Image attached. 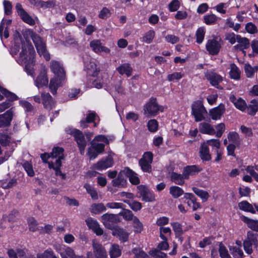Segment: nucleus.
I'll return each instance as SVG.
<instances>
[{"mask_svg": "<svg viewBox=\"0 0 258 258\" xmlns=\"http://www.w3.org/2000/svg\"><path fill=\"white\" fill-rule=\"evenodd\" d=\"M35 50L32 44L27 43L22 46V51L17 59V62L25 65V70L28 75L32 77L35 75Z\"/></svg>", "mask_w": 258, "mask_h": 258, "instance_id": "nucleus-1", "label": "nucleus"}, {"mask_svg": "<svg viewBox=\"0 0 258 258\" xmlns=\"http://www.w3.org/2000/svg\"><path fill=\"white\" fill-rule=\"evenodd\" d=\"M40 157L44 162L48 163L49 168L55 170L56 175L61 176L62 178H64L65 175L59 169L61 166V160L63 158V149L62 148L54 147L50 154H42Z\"/></svg>", "mask_w": 258, "mask_h": 258, "instance_id": "nucleus-2", "label": "nucleus"}, {"mask_svg": "<svg viewBox=\"0 0 258 258\" xmlns=\"http://www.w3.org/2000/svg\"><path fill=\"white\" fill-rule=\"evenodd\" d=\"M50 69L54 76L50 80L49 89L53 94L56 93L57 88L62 85L66 79V74L62 64L58 61L51 60Z\"/></svg>", "mask_w": 258, "mask_h": 258, "instance_id": "nucleus-3", "label": "nucleus"}, {"mask_svg": "<svg viewBox=\"0 0 258 258\" xmlns=\"http://www.w3.org/2000/svg\"><path fill=\"white\" fill-rule=\"evenodd\" d=\"M29 35L34 43L38 54L40 56H43L46 60H49L50 55L46 50L45 43L42 38L32 31L29 32Z\"/></svg>", "mask_w": 258, "mask_h": 258, "instance_id": "nucleus-4", "label": "nucleus"}, {"mask_svg": "<svg viewBox=\"0 0 258 258\" xmlns=\"http://www.w3.org/2000/svg\"><path fill=\"white\" fill-rule=\"evenodd\" d=\"M164 108L163 106L159 105L156 99L151 98L144 107V114L148 117L154 116L159 111L163 112Z\"/></svg>", "mask_w": 258, "mask_h": 258, "instance_id": "nucleus-5", "label": "nucleus"}, {"mask_svg": "<svg viewBox=\"0 0 258 258\" xmlns=\"http://www.w3.org/2000/svg\"><path fill=\"white\" fill-rule=\"evenodd\" d=\"M206 113L207 111L202 101H197L192 104L191 114L194 116L196 121L204 119V115Z\"/></svg>", "mask_w": 258, "mask_h": 258, "instance_id": "nucleus-6", "label": "nucleus"}, {"mask_svg": "<svg viewBox=\"0 0 258 258\" xmlns=\"http://www.w3.org/2000/svg\"><path fill=\"white\" fill-rule=\"evenodd\" d=\"M47 69L42 67L39 71L38 74L34 80V84L38 88L47 87L48 84V78L47 75Z\"/></svg>", "mask_w": 258, "mask_h": 258, "instance_id": "nucleus-7", "label": "nucleus"}, {"mask_svg": "<svg viewBox=\"0 0 258 258\" xmlns=\"http://www.w3.org/2000/svg\"><path fill=\"white\" fill-rule=\"evenodd\" d=\"M70 133L73 134L74 136L81 154H83L88 141L85 140V137L82 133L79 130L72 129L71 130Z\"/></svg>", "mask_w": 258, "mask_h": 258, "instance_id": "nucleus-8", "label": "nucleus"}, {"mask_svg": "<svg viewBox=\"0 0 258 258\" xmlns=\"http://www.w3.org/2000/svg\"><path fill=\"white\" fill-rule=\"evenodd\" d=\"M153 161V154L150 152L145 153L142 158L139 160V165L144 172L151 171V163Z\"/></svg>", "mask_w": 258, "mask_h": 258, "instance_id": "nucleus-9", "label": "nucleus"}, {"mask_svg": "<svg viewBox=\"0 0 258 258\" xmlns=\"http://www.w3.org/2000/svg\"><path fill=\"white\" fill-rule=\"evenodd\" d=\"M91 147L88 150V154L90 159H94L97 157L98 154L104 151L105 146L103 144L97 143L93 141H91Z\"/></svg>", "mask_w": 258, "mask_h": 258, "instance_id": "nucleus-10", "label": "nucleus"}, {"mask_svg": "<svg viewBox=\"0 0 258 258\" xmlns=\"http://www.w3.org/2000/svg\"><path fill=\"white\" fill-rule=\"evenodd\" d=\"M206 47L210 54L216 55L219 52L221 47V44L220 41L216 39H210L208 40Z\"/></svg>", "mask_w": 258, "mask_h": 258, "instance_id": "nucleus-11", "label": "nucleus"}, {"mask_svg": "<svg viewBox=\"0 0 258 258\" xmlns=\"http://www.w3.org/2000/svg\"><path fill=\"white\" fill-rule=\"evenodd\" d=\"M91 49L96 53L100 54L102 52L108 54L110 50L107 47L103 45L100 40L95 39L90 42Z\"/></svg>", "mask_w": 258, "mask_h": 258, "instance_id": "nucleus-12", "label": "nucleus"}, {"mask_svg": "<svg viewBox=\"0 0 258 258\" xmlns=\"http://www.w3.org/2000/svg\"><path fill=\"white\" fill-rule=\"evenodd\" d=\"M92 246L95 258H107L106 251L101 244L94 240L92 241Z\"/></svg>", "mask_w": 258, "mask_h": 258, "instance_id": "nucleus-13", "label": "nucleus"}, {"mask_svg": "<svg viewBox=\"0 0 258 258\" xmlns=\"http://www.w3.org/2000/svg\"><path fill=\"white\" fill-rule=\"evenodd\" d=\"M139 193L142 198V201L146 202L154 201L155 196L154 194L144 185H140L138 187Z\"/></svg>", "mask_w": 258, "mask_h": 258, "instance_id": "nucleus-14", "label": "nucleus"}, {"mask_svg": "<svg viewBox=\"0 0 258 258\" xmlns=\"http://www.w3.org/2000/svg\"><path fill=\"white\" fill-rule=\"evenodd\" d=\"M16 9L18 15L20 16L24 22L30 25H33L35 24L34 20L25 11L21 4H17L16 6Z\"/></svg>", "mask_w": 258, "mask_h": 258, "instance_id": "nucleus-15", "label": "nucleus"}, {"mask_svg": "<svg viewBox=\"0 0 258 258\" xmlns=\"http://www.w3.org/2000/svg\"><path fill=\"white\" fill-rule=\"evenodd\" d=\"M101 221L106 227L111 229L113 223L117 221V216L112 214H104L101 217Z\"/></svg>", "mask_w": 258, "mask_h": 258, "instance_id": "nucleus-16", "label": "nucleus"}, {"mask_svg": "<svg viewBox=\"0 0 258 258\" xmlns=\"http://www.w3.org/2000/svg\"><path fill=\"white\" fill-rule=\"evenodd\" d=\"M14 112L12 108L5 113L0 115V127L9 126L12 120Z\"/></svg>", "mask_w": 258, "mask_h": 258, "instance_id": "nucleus-17", "label": "nucleus"}, {"mask_svg": "<svg viewBox=\"0 0 258 258\" xmlns=\"http://www.w3.org/2000/svg\"><path fill=\"white\" fill-rule=\"evenodd\" d=\"M113 164V159L110 155L98 162L95 165V168L99 170H105L111 167Z\"/></svg>", "mask_w": 258, "mask_h": 258, "instance_id": "nucleus-18", "label": "nucleus"}, {"mask_svg": "<svg viewBox=\"0 0 258 258\" xmlns=\"http://www.w3.org/2000/svg\"><path fill=\"white\" fill-rule=\"evenodd\" d=\"M86 222L88 227L91 229L97 235L103 234V230L96 220L92 218H89L86 220Z\"/></svg>", "mask_w": 258, "mask_h": 258, "instance_id": "nucleus-19", "label": "nucleus"}, {"mask_svg": "<svg viewBox=\"0 0 258 258\" xmlns=\"http://www.w3.org/2000/svg\"><path fill=\"white\" fill-rule=\"evenodd\" d=\"M237 44L234 46L236 50L242 51L245 54V49L249 47L250 43L249 40L246 37H242L240 35L237 41Z\"/></svg>", "mask_w": 258, "mask_h": 258, "instance_id": "nucleus-20", "label": "nucleus"}, {"mask_svg": "<svg viewBox=\"0 0 258 258\" xmlns=\"http://www.w3.org/2000/svg\"><path fill=\"white\" fill-rule=\"evenodd\" d=\"M112 234L113 236L117 237L122 242H124L128 240L130 234L126 230L120 228L114 229Z\"/></svg>", "mask_w": 258, "mask_h": 258, "instance_id": "nucleus-21", "label": "nucleus"}, {"mask_svg": "<svg viewBox=\"0 0 258 258\" xmlns=\"http://www.w3.org/2000/svg\"><path fill=\"white\" fill-rule=\"evenodd\" d=\"M225 110L224 105L221 103L218 106L211 109L210 111V115L214 120L219 119L224 114Z\"/></svg>", "mask_w": 258, "mask_h": 258, "instance_id": "nucleus-22", "label": "nucleus"}, {"mask_svg": "<svg viewBox=\"0 0 258 258\" xmlns=\"http://www.w3.org/2000/svg\"><path fill=\"white\" fill-rule=\"evenodd\" d=\"M202 170V168L196 165L187 166L183 169V176L188 179L190 176L194 175Z\"/></svg>", "mask_w": 258, "mask_h": 258, "instance_id": "nucleus-23", "label": "nucleus"}, {"mask_svg": "<svg viewBox=\"0 0 258 258\" xmlns=\"http://www.w3.org/2000/svg\"><path fill=\"white\" fill-rule=\"evenodd\" d=\"M85 66L89 75L95 77L98 75L99 69L94 61L91 60L89 62H85Z\"/></svg>", "mask_w": 258, "mask_h": 258, "instance_id": "nucleus-24", "label": "nucleus"}, {"mask_svg": "<svg viewBox=\"0 0 258 258\" xmlns=\"http://www.w3.org/2000/svg\"><path fill=\"white\" fill-rule=\"evenodd\" d=\"M124 175L129 178L130 181L134 184H138L140 183V179L137 174L128 167L123 170Z\"/></svg>", "mask_w": 258, "mask_h": 258, "instance_id": "nucleus-25", "label": "nucleus"}, {"mask_svg": "<svg viewBox=\"0 0 258 258\" xmlns=\"http://www.w3.org/2000/svg\"><path fill=\"white\" fill-rule=\"evenodd\" d=\"M199 131L203 134L213 135L215 134V129L210 123L203 122L199 124Z\"/></svg>", "mask_w": 258, "mask_h": 258, "instance_id": "nucleus-26", "label": "nucleus"}, {"mask_svg": "<svg viewBox=\"0 0 258 258\" xmlns=\"http://www.w3.org/2000/svg\"><path fill=\"white\" fill-rule=\"evenodd\" d=\"M230 100L237 109L242 111H245L246 109V104L241 98H236L234 95H232L230 96Z\"/></svg>", "mask_w": 258, "mask_h": 258, "instance_id": "nucleus-27", "label": "nucleus"}, {"mask_svg": "<svg viewBox=\"0 0 258 258\" xmlns=\"http://www.w3.org/2000/svg\"><path fill=\"white\" fill-rule=\"evenodd\" d=\"M171 225L172 227L175 234L179 236H181L184 232L192 228L191 226H188L183 230L182 229L181 224L178 222H172L171 223Z\"/></svg>", "mask_w": 258, "mask_h": 258, "instance_id": "nucleus-28", "label": "nucleus"}, {"mask_svg": "<svg viewBox=\"0 0 258 258\" xmlns=\"http://www.w3.org/2000/svg\"><path fill=\"white\" fill-rule=\"evenodd\" d=\"M106 210V206L102 203H93L90 208V211L94 214H99Z\"/></svg>", "mask_w": 258, "mask_h": 258, "instance_id": "nucleus-29", "label": "nucleus"}, {"mask_svg": "<svg viewBox=\"0 0 258 258\" xmlns=\"http://www.w3.org/2000/svg\"><path fill=\"white\" fill-rule=\"evenodd\" d=\"M207 78L210 81L211 84L216 88H219V84L223 80L221 76L214 73H209L207 75Z\"/></svg>", "mask_w": 258, "mask_h": 258, "instance_id": "nucleus-30", "label": "nucleus"}, {"mask_svg": "<svg viewBox=\"0 0 258 258\" xmlns=\"http://www.w3.org/2000/svg\"><path fill=\"white\" fill-rule=\"evenodd\" d=\"M240 218L249 228L254 231H258V220H252L244 216H241Z\"/></svg>", "mask_w": 258, "mask_h": 258, "instance_id": "nucleus-31", "label": "nucleus"}, {"mask_svg": "<svg viewBox=\"0 0 258 258\" xmlns=\"http://www.w3.org/2000/svg\"><path fill=\"white\" fill-rule=\"evenodd\" d=\"M117 70L119 74L123 75H125L127 77H130L132 73L133 69L131 66V64L127 63H123L118 68Z\"/></svg>", "mask_w": 258, "mask_h": 258, "instance_id": "nucleus-32", "label": "nucleus"}, {"mask_svg": "<svg viewBox=\"0 0 258 258\" xmlns=\"http://www.w3.org/2000/svg\"><path fill=\"white\" fill-rule=\"evenodd\" d=\"M229 76L231 79L238 80L240 78L241 72L239 68L234 63L230 66Z\"/></svg>", "mask_w": 258, "mask_h": 258, "instance_id": "nucleus-33", "label": "nucleus"}, {"mask_svg": "<svg viewBox=\"0 0 258 258\" xmlns=\"http://www.w3.org/2000/svg\"><path fill=\"white\" fill-rule=\"evenodd\" d=\"M200 154L201 159L204 160L209 161L211 159L209 148L204 143L201 145Z\"/></svg>", "mask_w": 258, "mask_h": 258, "instance_id": "nucleus-34", "label": "nucleus"}, {"mask_svg": "<svg viewBox=\"0 0 258 258\" xmlns=\"http://www.w3.org/2000/svg\"><path fill=\"white\" fill-rule=\"evenodd\" d=\"M42 102L46 108H50L54 105L53 99L48 93H42L41 94Z\"/></svg>", "mask_w": 258, "mask_h": 258, "instance_id": "nucleus-35", "label": "nucleus"}, {"mask_svg": "<svg viewBox=\"0 0 258 258\" xmlns=\"http://www.w3.org/2000/svg\"><path fill=\"white\" fill-rule=\"evenodd\" d=\"M61 258H78L80 256L76 255L74 250L70 247H66L60 251Z\"/></svg>", "mask_w": 258, "mask_h": 258, "instance_id": "nucleus-36", "label": "nucleus"}, {"mask_svg": "<svg viewBox=\"0 0 258 258\" xmlns=\"http://www.w3.org/2000/svg\"><path fill=\"white\" fill-rule=\"evenodd\" d=\"M184 179L185 178L183 176V172L182 174L173 172L171 175V180L176 184L183 185L184 183Z\"/></svg>", "mask_w": 258, "mask_h": 258, "instance_id": "nucleus-37", "label": "nucleus"}, {"mask_svg": "<svg viewBox=\"0 0 258 258\" xmlns=\"http://www.w3.org/2000/svg\"><path fill=\"white\" fill-rule=\"evenodd\" d=\"M169 193L173 198L177 199L184 194V191L179 186H171L169 188Z\"/></svg>", "mask_w": 258, "mask_h": 258, "instance_id": "nucleus-38", "label": "nucleus"}, {"mask_svg": "<svg viewBox=\"0 0 258 258\" xmlns=\"http://www.w3.org/2000/svg\"><path fill=\"white\" fill-rule=\"evenodd\" d=\"M121 253V250L118 245L113 244L109 249V254L111 258L119 257Z\"/></svg>", "mask_w": 258, "mask_h": 258, "instance_id": "nucleus-39", "label": "nucleus"}, {"mask_svg": "<svg viewBox=\"0 0 258 258\" xmlns=\"http://www.w3.org/2000/svg\"><path fill=\"white\" fill-rule=\"evenodd\" d=\"M227 138L228 141L231 142V144H234L237 145H239L241 142V139L238 134L235 132H230Z\"/></svg>", "mask_w": 258, "mask_h": 258, "instance_id": "nucleus-40", "label": "nucleus"}, {"mask_svg": "<svg viewBox=\"0 0 258 258\" xmlns=\"http://www.w3.org/2000/svg\"><path fill=\"white\" fill-rule=\"evenodd\" d=\"M239 208L242 211L255 213V211L252 206L246 201H242L238 204Z\"/></svg>", "mask_w": 258, "mask_h": 258, "instance_id": "nucleus-41", "label": "nucleus"}, {"mask_svg": "<svg viewBox=\"0 0 258 258\" xmlns=\"http://www.w3.org/2000/svg\"><path fill=\"white\" fill-rule=\"evenodd\" d=\"M206 33V28L205 27H199L196 32V42L198 44L202 43L204 39Z\"/></svg>", "mask_w": 258, "mask_h": 258, "instance_id": "nucleus-42", "label": "nucleus"}, {"mask_svg": "<svg viewBox=\"0 0 258 258\" xmlns=\"http://www.w3.org/2000/svg\"><path fill=\"white\" fill-rule=\"evenodd\" d=\"M258 109V102L253 99L251 101L249 106L247 107L245 110H246L247 112L251 115H253L257 112Z\"/></svg>", "mask_w": 258, "mask_h": 258, "instance_id": "nucleus-43", "label": "nucleus"}, {"mask_svg": "<svg viewBox=\"0 0 258 258\" xmlns=\"http://www.w3.org/2000/svg\"><path fill=\"white\" fill-rule=\"evenodd\" d=\"M123 202L128 205L130 208L134 211H140L142 207V204L138 201L134 200H123Z\"/></svg>", "mask_w": 258, "mask_h": 258, "instance_id": "nucleus-44", "label": "nucleus"}, {"mask_svg": "<svg viewBox=\"0 0 258 258\" xmlns=\"http://www.w3.org/2000/svg\"><path fill=\"white\" fill-rule=\"evenodd\" d=\"M192 190L195 194L201 198L203 202L207 201L209 198V194L206 191L200 189L197 187H193Z\"/></svg>", "mask_w": 258, "mask_h": 258, "instance_id": "nucleus-45", "label": "nucleus"}, {"mask_svg": "<svg viewBox=\"0 0 258 258\" xmlns=\"http://www.w3.org/2000/svg\"><path fill=\"white\" fill-rule=\"evenodd\" d=\"M132 224L135 233H141L143 230L144 227L143 224L137 217L134 218V220L132 221Z\"/></svg>", "mask_w": 258, "mask_h": 258, "instance_id": "nucleus-46", "label": "nucleus"}, {"mask_svg": "<svg viewBox=\"0 0 258 258\" xmlns=\"http://www.w3.org/2000/svg\"><path fill=\"white\" fill-rule=\"evenodd\" d=\"M87 193H88L94 200H97L98 199V195L95 189L89 184H85L84 186Z\"/></svg>", "mask_w": 258, "mask_h": 258, "instance_id": "nucleus-47", "label": "nucleus"}, {"mask_svg": "<svg viewBox=\"0 0 258 258\" xmlns=\"http://www.w3.org/2000/svg\"><path fill=\"white\" fill-rule=\"evenodd\" d=\"M155 36V31L153 30H150L147 32L143 37V41L147 43H151Z\"/></svg>", "mask_w": 258, "mask_h": 258, "instance_id": "nucleus-48", "label": "nucleus"}, {"mask_svg": "<svg viewBox=\"0 0 258 258\" xmlns=\"http://www.w3.org/2000/svg\"><path fill=\"white\" fill-rule=\"evenodd\" d=\"M240 35H237L233 32H229L225 34V39L230 44H234L238 40Z\"/></svg>", "mask_w": 258, "mask_h": 258, "instance_id": "nucleus-49", "label": "nucleus"}, {"mask_svg": "<svg viewBox=\"0 0 258 258\" xmlns=\"http://www.w3.org/2000/svg\"><path fill=\"white\" fill-rule=\"evenodd\" d=\"M230 251L231 254L233 255L234 258H242L243 255L242 250L240 247H237L236 246L230 247Z\"/></svg>", "mask_w": 258, "mask_h": 258, "instance_id": "nucleus-50", "label": "nucleus"}, {"mask_svg": "<svg viewBox=\"0 0 258 258\" xmlns=\"http://www.w3.org/2000/svg\"><path fill=\"white\" fill-rule=\"evenodd\" d=\"M124 173H123L122 170L118 173L117 177L113 180V185L116 186L122 185L124 182Z\"/></svg>", "mask_w": 258, "mask_h": 258, "instance_id": "nucleus-51", "label": "nucleus"}, {"mask_svg": "<svg viewBox=\"0 0 258 258\" xmlns=\"http://www.w3.org/2000/svg\"><path fill=\"white\" fill-rule=\"evenodd\" d=\"M0 92L2 94L5 95L6 96V97L10 101H13L16 100L18 99V97L16 95L8 91L6 89L3 88L1 87H0Z\"/></svg>", "mask_w": 258, "mask_h": 258, "instance_id": "nucleus-52", "label": "nucleus"}, {"mask_svg": "<svg viewBox=\"0 0 258 258\" xmlns=\"http://www.w3.org/2000/svg\"><path fill=\"white\" fill-rule=\"evenodd\" d=\"M119 214L122 216L123 218L127 221H133L134 220V218L137 217L134 216L132 212L129 210H125L123 212H120Z\"/></svg>", "mask_w": 258, "mask_h": 258, "instance_id": "nucleus-53", "label": "nucleus"}, {"mask_svg": "<svg viewBox=\"0 0 258 258\" xmlns=\"http://www.w3.org/2000/svg\"><path fill=\"white\" fill-rule=\"evenodd\" d=\"M218 18L214 14L206 15L204 17V22L207 25H212L216 22Z\"/></svg>", "mask_w": 258, "mask_h": 258, "instance_id": "nucleus-54", "label": "nucleus"}, {"mask_svg": "<svg viewBox=\"0 0 258 258\" xmlns=\"http://www.w3.org/2000/svg\"><path fill=\"white\" fill-rule=\"evenodd\" d=\"M226 25L234 31L237 32L241 27V25L238 23L235 24L230 18H227L226 20Z\"/></svg>", "mask_w": 258, "mask_h": 258, "instance_id": "nucleus-55", "label": "nucleus"}, {"mask_svg": "<svg viewBox=\"0 0 258 258\" xmlns=\"http://www.w3.org/2000/svg\"><path fill=\"white\" fill-rule=\"evenodd\" d=\"M204 143L206 144L208 147V146H210L215 148V151L219 149L221 145L220 142L218 139L209 140Z\"/></svg>", "mask_w": 258, "mask_h": 258, "instance_id": "nucleus-56", "label": "nucleus"}, {"mask_svg": "<svg viewBox=\"0 0 258 258\" xmlns=\"http://www.w3.org/2000/svg\"><path fill=\"white\" fill-rule=\"evenodd\" d=\"M257 67L252 68L249 64H245L244 66L245 72L247 77H252L254 73L257 71Z\"/></svg>", "mask_w": 258, "mask_h": 258, "instance_id": "nucleus-57", "label": "nucleus"}, {"mask_svg": "<svg viewBox=\"0 0 258 258\" xmlns=\"http://www.w3.org/2000/svg\"><path fill=\"white\" fill-rule=\"evenodd\" d=\"M37 258H57L51 249H47L42 253L37 255Z\"/></svg>", "mask_w": 258, "mask_h": 258, "instance_id": "nucleus-58", "label": "nucleus"}, {"mask_svg": "<svg viewBox=\"0 0 258 258\" xmlns=\"http://www.w3.org/2000/svg\"><path fill=\"white\" fill-rule=\"evenodd\" d=\"M180 6V3L178 0H172L168 4V9L171 12L177 11Z\"/></svg>", "mask_w": 258, "mask_h": 258, "instance_id": "nucleus-59", "label": "nucleus"}, {"mask_svg": "<svg viewBox=\"0 0 258 258\" xmlns=\"http://www.w3.org/2000/svg\"><path fill=\"white\" fill-rule=\"evenodd\" d=\"M148 130L151 132H155L157 131L158 124L156 120L151 119L147 124Z\"/></svg>", "mask_w": 258, "mask_h": 258, "instance_id": "nucleus-60", "label": "nucleus"}, {"mask_svg": "<svg viewBox=\"0 0 258 258\" xmlns=\"http://www.w3.org/2000/svg\"><path fill=\"white\" fill-rule=\"evenodd\" d=\"M183 76V74L180 72H174L169 74L167 76V79L169 81H174L181 79Z\"/></svg>", "mask_w": 258, "mask_h": 258, "instance_id": "nucleus-61", "label": "nucleus"}, {"mask_svg": "<svg viewBox=\"0 0 258 258\" xmlns=\"http://www.w3.org/2000/svg\"><path fill=\"white\" fill-rule=\"evenodd\" d=\"M228 6L229 4L228 3H221L215 7V9L218 13L225 14L226 13V9Z\"/></svg>", "mask_w": 258, "mask_h": 258, "instance_id": "nucleus-62", "label": "nucleus"}, {"mask_svg": "<svg viewBox=\"0 0 258 258\" xmlns=\"http://www.w3.org/2000/svg\"><path fill=\"white\" fill-rule=\"evenodd\" d=\"M132 252L135 254L134 258H148L147 254L143 250L138 248H134Z\"/></svg>", "mask_w": 258, "mask_h": 258, "instance_id": "nucleus-63", "label": "nucleus"}, {"mask_svg": "<svg viewBox=\"0 0 258 258\" xmlns=\"http://www.w3.org/2000/svg\"><path fill=\"white\" fill-rule=\"evenodd\" d=\"M219 252L222 258H231L226 248L222 244L219 245Z\"/></svg>", "mask_w": 258, "mask_h": 258, "instance_id": "nucleus-64", "label": "nucleus"}]
</instances>
